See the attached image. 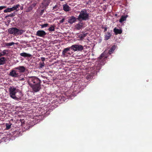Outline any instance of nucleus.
Here are the masks:
<instances>
[{"label":"nucleus","mask_w":152,"mask_h":152,"mask_svg":"<svg viewBox=\"0 0 152 152\" xmlns=\"http://www.w3.org/2000/svg\"><path fill=\"white\" fill-rule=\"evenodd\" d=\"M113 31L116 35L118 34H121L122 33V31L121 29H118L116 28H114Z\"/></svg>","instance_id":"nucleus-15"},{"label":"nucleus","mask_w":152,"mask_h":152,"mask_svg":"<svg viewBox=\"0 0 152 152\" xmlns=\"http://www.w3.org/2000/svg\"><path fill=\"white\" fill-rule=\"evenodd\" d=\"M6 125L7 129H9L10 128L11 124H6Z\"/></svg>","instance_id":"nucleus-29"},{"label":"nucleus","mask_w":152,"mask_h":152,"mask_svg":"<svg viewBox=\"0 0 152 152\" xmlns=\"http://www.w3.org/2000/svg\"><path fill=\"white\" fill-rule=\"evenodd\" d=\"M41 60L43 62H44L45 61V58L44 57H42L41 58Z\"/></svg>","instance_id":"nucleus-33"},{"label":"nucleus","mask_w":152,"mask_h":152,"mask_svg":"<svg viewBox=\"0 0 152 152\" xmlns=\"http://www.w3.org/2000/svg\"><path fill=\"white\" fill-rule=\"evenodd\" d=\"M102 28L103 29H104V32H105V31H107V27H102Z\"/></svg>","instance_id":"nucleus-31"},{"label":"nucleus","mask_w":152,"mask_h":152,"mask_svg":"<svg viewBox=\"0 0 152 152\" xmlns=\"http://www.w3.org/2000/svg\"><path fill=\"white\" fill-rule=\"evenodd\" d=\"M48 23H45L44 24H42L41 25H40L41 26L42 28H43L45 27H46L47 26H48Z\"/></svg>","instance_id":"nucleus-28"},{"label":"nucleus","mask_w":152,"mask_h":152,"mask_svg":"<svg viewBox=\"0 0 152 152\" xmlns=\"http://www.w3.org/2000/svg\"><path fill=\"white\" fill-rule=\"evenodd\" d=\"M28 84L34 92L39 91L41 88V81L36 77H30L28 80Z\"/></svg>","instance_id":"nucleus-1"},{"label":"nucleus","mask_w":152,"mask_h":152,"mask_svg":"<svg viewBox=\"0 0 152 152\" xmlns=\"http://www.w3.org/2000/svg\"><path fill=\"white\" fill-rule=\"evenodd\" d=\"M103 0V1H106V0Z\"/></svg>","instance_id":"nucleus-39"},{"label":"nucleus","mask_w":152,"mask_h":152,"mask_svg":"<svg viewBox=\"0 0 152 152\" xmlns=\"http://www.w3.org/2000/svg\"><path fill=\"white\" fill-rule=\"evenodd\" d=\"M21 56L24 57H30L31 56V55L30 54L27 53L25 52L22 53L20 54Z\"/></svg>","instance_id":"nucleus-18"},{"label":"nucleus","mask_w":152,"mask_h":152,"mask_svg":"<svg viewBox=\"0 0 152 152\" xmlns=\"http://www.w3.org/2000/svg\"><path fill=\"white\" fill-rule=\"evenodd\" d=\"M48 30L50 31H55V26L53 25H51L50 27L48 28Z\"/></svg>","instance_id":"nucleus-24"},{"label":"nucleus","mask_w":152,"mask_h":152,"mask_svg":"<svg viewBox=\"0 0 152 152\" xmlns=\"http://www.w3.org/2000/svg\"><path fill=\"white\" fill-rule=\"evenodd\" d=\"M9 34L14 35L16 34L21 35L23 32V31L21 29H19L16 27H12L10 28L8 30Z\"/></svg>","instance_id":"nucleus-3"},{"label":"nucleus","mask_w":152,"mask_h":152,"mask_svg":"<svg viewBox=\"0 0 152 152\" xmlns=\"http://www.w3.org/2000/svg\"><path fill=\"white\" fill-rule=\"evenodd\" d=\"M20 9H21V10H23V7H21Z\"/></svg>","instance_id":"nucleus-38"},{"label":"nucleus","mask_w":152,"mask_h":152,"mask_svg":"<svg viewBox=\"0 0 152 152\" xmlns=\"http://www.w3.org/2000/svg\"><path fill=\"white\" fill-rule=\"evenodd\" d=\"M10 92V95L12 98L16 99L17 97L15 96L16 93L19 91L18 89L13 87H11L9 89Z\"/></svg>","instance_id":"nucleus-4"},{"label":"nucleus","mask_w":152,"mask_h":152,"mask_svg":"<svg viewBox=\"0 0 152 152\" xmlns=\"http://www.w3.org/2000/svg\"><path fill=\"white\" fill-rule=\"evenodd\" d=\"M89 15L86 10H83L80 12L78 17L77 18L79 21L86 20L89 19Z\"/></svg>","instance_id":"nucleus-2"},{"label":"nucleus","mask_w":152,"mask_h":152,"mask_svg":"<svg viewBox=\"0 0 152 152\" xmlns=\"http://www.w3.org/2000/svg\"><path fill=\"white\" fill-rule=\"evenodd\" d=\"M15 69L18 70H19L20 73H23L25 72L26 68L23 66H19L18 67H15L14 68Z\"/></svg>","instance_id":"nucleus-11"},{"label":"nucleus","mask_w":152,"mask_h":152,"mask_svg":"<svg viewBox=\"0 0 152 152\" xmlns=\"http://www.w3.org/2000/svg\"><path fill=\"white\" fill-rule=\"evenodd\" d=\"M6 7L4 6H0V10H2L4 8H6Z\"/></svg>","instance_id":"nucleus-32"},{"label":"nucleus","mask_w":152,"mask_h":152,"mask_svg":"<svg viewBox=\"0 0 152 152\" xmlns=\"http://www.w3.org/2000/svg\"><path fill=\"white\" fill-rule=\"evenodd\" d=\"M76 18L74 16H72L68 19V22L69 23L72 24L76 21Z\"/></svg>","instance_id":"nucleus-13"},{"label":"nucleus","mask_w":152,"mask_h":152,"mask_svg":"<svg viewBox=\"0 0 152 152\" xmlns=\"http://www.w3.org/2000/svg\"><path fill=\"white\" fill-rule=\"evenodd\" d=\"M33 9V7L32 6H30L28 7L26 9V12H29L31 10Z\"/></svg>","instance_id":"nucleus-27"},{"label":"nucleus","mask_w":152,"mask_h":152,"mask_svg":"<svg viewBox=\"0 0 152 152\" xmlns=\"http://www.w3.org/2000/svg\"><path fill=\"white\" fill-rule=\"evenodd\" d=\"M8 51L9 50H3V51L0 53V57H1L2 56H7L8 53H7V52H8Z\"/></svg>","instance_id":"nucleus-19"},{"label":"nucleus","mask_w":152,"mask_h":152,"mask_svg":"<svg viewBox=\"0 0 152 152\" xmlns=\"http://www.w3.org/2000/svg\"><path fill=\"white\" fill-rule=\"evenodd\" d=\"M127 17V15H122L121 16V18L120 19L119 22L121 23L126 20Z\"/></svg>","instance_id":"nucleus-21"},{"label":"nucleus","mask_w":152,"mask_h":152,"mask_svg":"<svg viewBox=\"0 0 152 152\" xmlns=\"http://www.w3.org/2000/svg\"><path fill=\"white\" fill-rule=\"evenodd\" d=\"M87 33L81 34L78 36V38H80V40H83L84 38L87 36Z\"/></svg>","instance_id":"nucleus-17"},{"label":"nucleus","mask_w":152,"mask_h":152,"mask_svg":"<svg viewBox=\"0 0 152 152\" xmlns=\"http://www.w3.org/2000/svg\"><path fill=\"white\" fill-rule=\"evenodd\" d=\"M64 20V19H62L60 21V23H63Z\"/></svg>","instance_id":"nucleus-34"},{"label":"nucleus","mask_w":152,"mask_h":152,"mask_svg":"<svg viewBox=\"0 0 152 152\" xmlns=\"http://www.w3.org/2000/svg\"><path fill=\"white\" fill-rule=\"evenodd\" d=\"M71 49L74 51H81L83 49V46L80 45L75 44L72 45L71 47Z\"/></svg>","instance_id":"nucleus-5"},{"label":"nucleus","mask_w":152,"mask_h":152,"mask_svg":"<svg viewBox=\"0 0 152 152\" xmlns=\"http://www.w3.org/2000/svg\"><path fill=\"white\" fill-rule=\"evenodd\" d=\"M15 44V43L13 42L10 43L5 42L4 43L5 46L7 47L12 46Z\"/></svg>","instance_id":"nucleus-23"},{"label":"nucleus","mask_w":152,"mask_h":152,"mask_svg":"<svg viewBox=\"0 0 152 152\" xmlns=\"http://www.w3.org/2000/svg\"><path fill=\"white\" fill-rule=\"evenodd\" d=\"M112 35V33L111 32H107L105 34L104 40H107L109 39Z\"/></svg>","instance_id":"nucleus-12"},{"label":"nucleus","mask_w":152,"mask_h":152,"mask_svg":"<svg viewBox=\"0 0 152 152\" xmlns=\"http://www.w3.org/2000/svg\"><path fill=\"white\" fill-rule=\"evenodd\" d=\"M44 10H42L41 11V13H43L44 12Z\"/></svg>","instance_id":"nucleus-36"},{"label":"nucleus","mask_w":152,"mask_h":152,"mask_svg":"<svg viewBox=\"0 0 152 152\" xmlns=\"http://www.w3.org/2000/svg\"><path fill=\"white\" fill-rule=\"evenodd\" d=\"M46 34L45 31L43 30H38L36 34V35L40 37H44Z\"/></svg>","instance_id":"nucleus-10"},{"label":"nucleus","mask_w":152,"mask_h":152,"mask_svg":"<svg viewBox=\"0 0 152 152\" xmlns=\"http://www.w3.org/2000/svg\"><path fill=\"white\" fill-rule=\"evenodd\" d=\"M63 9L65 12H69L71 10L70 7L66 4L63 5Z\"/></svg>","instance_id":"nucleus-14"},{"label":"nucleus","mask_w":152,"mask_h":152,"mask_svg":"<svg viewBox=\"0 0 152 152\" xmlns=\"http://www.w3.org/2000/svg\"><path fill=\"white\" fill-rule=\"evenodd\" d=\"M19 7H20V5L19 4L14 5L12 7L7 8L4 10V12L5 13L10 12L14 10H17Z\"/></svg>","instance_id":"nucleus-8"},{"label":"nucleus","mask_w":152,"mask_h":152,"mask_svg":"<svg viewBox=\"0 0 152 152\" xmlns=\"http://www.w3.org/2000/svg\"><path fill=\"white\" fill-rule=\"evenodd\" d=\"M45 65V64L44 62H40L39 64V69L42 68V67L44 66Z\"/></svg>","instance_id":"nucleus-25"},{"label":"nucleus","mask_w":152,"mask_h":152,"mask_svg":"<svg viewBox=\"0 0 152 152\" xmlns=\"http://www.w3.org/2000/svg\"><path fill=\"white\" fill-rule=\"evenodd\" d=\"M115 45H113L112 47L110 49L109 51V54H111L113 51L115 50Z\"/></svg>","instance_id":"nucleus-22"},{"label":"nucleus","mask_w":152,"mask_h":152,"mask_svg":"<svg viewBox=\"0 0 152 152\" xmlns=\"http://www.w3.org/2000/svg\"><path fill=\"white\" fill-rule=\"evenodd\" d=\"M15 12H14V13L10 14L9 15H6L5 17V18H7L8 17H13V16H15Z\"/></svg>","instance_id":"nucleus-26"},{"label":"nucleus","mask_w":152,"mask_h":152,"mask_svg":"<svg viewBox=\"0 0 152 152\" xmlns=\"http://www.w3.org/2000/svg\"><path fill=\"white\" fill-rule=\"evenodd\" d=\"M70 49H71L70 47L64 48L62 51V55L64 57H67L71 56L72 53L70 52Z\"/></svg>","instance_id":"nucleus-6"},{"label":"nucleus","mask_w":152,"mask_h":152,"mask_svg":"<svg viewBox=\"0 0 152 152\" xmlns=\"http://www.w3.org/2000/svg\"><path fill=\"white\" fill-rule=\"evenodd\" d=\"M42 4H44V3H42Z\"/></svg>","instance_id":"nucleus-40"},{"label":"nucleus","mask_w":152,"mask_h":152,"mask_svg":"<svg viewBox=\"0 0 152 152\" xmlns=\"http://www.w3.org/2000/svg\"><path fill=\"white\" fill-rule=\"evenodd\" d=\"M9 75L14 77H18L20 76L19 74L17 72V71L13 69L10 72Z\"/></svg>","instance_id":"nucleus-9"},{"label":"nucleus","mask_w":152,"mask_h":152,"mask_svg":"<svg viewBox=\"0 0 152 152\" xmlns=\"http://www.w3.org/2000/svg\"><path fill=\"white\" fill-rule=\"evenodd\" d=\"M83 26V24L82 23H79L77 24L75 26V28L78 30L80 29Z\"/></svg>","instance_id":"nucleus-20"},{"label":"nucleus","mask_w":152,"mask_h":152,"mask_svg":"<svg viewBox=\"0 0 152 152\" xmlns=\"http://www.w3.org/2000/svg\"><path fill=\"white\" fill-rule=\"evenodd\" d=\"M15 0H11V2H12V3H13L14 2V1H15Z\"/></svg>","instance_id":"nucleus-37"},{"label":"nucleus","mask_w":152,"mask_h":152,"mask_svg":"<svg viewBox=\"0 0 152 152\" xmlns=\"http://www.w3.org/2000/svg\"><path fill=\"white\" fill-rule=\"evenodd\" d=\"M41 77H43L44 78H46L47 79H48V77H45V76H43L42 75H41Z\"/></svg>","instance_id":"nucleus-35"},{"label":"nucleus","mask_w":152,"mask_h":152,"mask_svg":"<svg viewBox=\"0 0 152 152\" xmlns=\"http://www.w3.org/2000/svg\"><path fill=\"white\" fill-rule=\"evenodd\" d=\"M58 5H56L55 6L53 7V10H58Z\"/></svg>","instance_id":"nucleus-30"},{"label":"nucleus","mask_w":152,"mask_h":152,"mask_svg":"<svg viewBox=\"0 0 152 152\" xmlns=\"http://www.w3.org/2000/svg\"><path fill=\"white\" fill-rule=\"evenodd\" d=\"M6 58L4 57L0 58V65L4 64L6 61Z\"/></svg>","instance_id":"nucleus-16"},{"label":"nucleus","mask_w":152,"mask_h":152,"mask_svg":"<svg viewBox=\"0 0 152 152\" xmlns=\"http://www.w3.org/2000/svg\"><path fill=\"white\" fill-rule=\"evenodd\" d=\"M107 58V57L105 55V54L104 53H103L98 58V60L99 62L102 61V62L101 63V64L102 65L104 64V62L105 61Z\"/></svg>","instance_id":"nucleus-7"}]
</instances>
